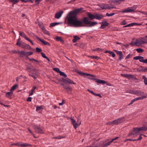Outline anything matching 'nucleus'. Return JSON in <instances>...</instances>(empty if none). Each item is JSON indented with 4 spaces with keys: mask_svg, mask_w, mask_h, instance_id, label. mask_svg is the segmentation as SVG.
<instances>
[{
    "mask_svg": "<svg viewBox=\"0 0 147 147\" xmlns=\"http://www.w3.org/2000/svg\"><path fill=\"white\" fill-rule=\"evenodd\" d=\"M135 24L136 23H131L123 26V27L125 28L133 26H135Z\"/></svg>",
    "mask_w": 147,
    "mask_h": 147,
    "instance_id": "33",
    "label": "nucleus"
},
{
    "mask_svg": "<svg viewBox=\"0 0 147 147\" xmlns=\"http://www.w3.org/2000/svg\"><path fill=\"white\" fill-rule=\"evenodd\" d=\"M65 103V101L64 100H62V101L61 102L59 103V105L60 106H62Z\"/></svg>",
    "mask_w": 147,
    "mask_h": 147,
    "instance_id": "59",
    "label": "nucleus"
},
{
    "mask_svg": "<svg viewBox=\"0 0 147 147\" xmlns=\"http://www.w3.org/2000/svg\"><path fill=\"white\" fill-rule=\"evenodd\" d=\"M140 56H137L133 58V59L135 60H139V59H140Z\"/></svg>",
    "mask_w": 147,
    "mask_h": 147,
    "instance_id": "54",
    "label": "nucleus"
},
{
    "mask_svg": "<svg viewBox=\"0 0 147 147\" xmlns=\"http://www.w3.org/2000/svg\"><path fill=\"white\" fill-rule=\"evenodd\" d=\"M96 83L99 84H106V82L104 80L98 79L97 81H96Z\"/></svg>",
    "mask_w": 147,
    "mask_h": 147,
    "instance_id": "29",
    "label": "nucleus"
},
{
    "mask_svg": "<svg viewBox=\"0 0 147 147\" xmlns=\"http://www.w3.org/2000/svg\"><path fill=\"white\" fill-rule=\"evenodd\" d=\"M62 85L63 86V88L66 90V91L68 93H71L72 88L70 86H65L63 84H62Z\"/></svg>",
    "mask_w": 147,
    "mask_h": 147,
    "instance_id": "16",
    "label": "nucleus"
},
{
    "mask_svg": "<svg viewBox=\"0 0 147 147\" xmlns=\"http://www.w3.org/2000/svg\"><path fill=\"white\" fill-rule=\"evenodd\" d=\"M20 39L19 38L18 40V41H17V43H16V45L20 47L21 45V43L20 42Z\"/></svg>",
    "mask_w": 147,
    "mask_h": 147,
    "instance_id": "46",
    "label": "nucleus"
},
{
    "mask_svg": "<svg viewBox=\"0 0 147 147\" xmlns=\"http://www.w3.org/2000/svg\"><path fill=\"white\" fill-rule=\"evenodd\" d=\"M100 24H102L100 27V29H104L109 25V23L106 21H103Z\"/></svg>",
    "mask_w": 147,
    "mask_h": 147,
    "instance_id": "13",
    "label": "nucleus"
},
{
    "mask_svg": "<svg viewBox=\"0 0 147 147\" xmlns=\"http://www.w3.org/2000/svg\"><path fill=\"white\" fill-rule=\"evenodd\" d=\"M130 45H136L137 46H139V44L137 43V40L135 42L132 41L130 43Z\"/></svg>",
    "mask_w": 147,
    "mask_h": 147,
    "instance_id": "37",
    "label": "nucleus"
},
{
    "mask_svg": "<svg viewBox=\"0 0 147 147\" xmlns=\"http://www.w3.org/2000/svg\"><path fill=\"white\" fill-rule=\"evenodd\" d=\"M105 53H108L109 54H111L112 55V56L113 57H114L115 56V53L113 52L112 51H106Z\"/></svg>",
    "mask_w": 147,
    "mask_h": 147,
    "instance_id": "28",
    "label": "nucleus"
},
{
    "mask_svg": "<svg viewBox=\"0 0 147 147\" xmlns=\"http://www.w3.org/2000/svg\"><path fill=\"white\" fill-rule=\"evenodd\" d=\"M18 86L17 85H15L12 86L11 88L10 91L11 92H13V91L15 90L18 87Z\"/></svg>",
    "mask_w": 147,
    "mask_h": 147,
    "instance_id": "39",
    "label": "nucleus"
},
{
    "mask_svg": "<svg viewBox=\"0 0 147 147\" xmlns=\"http://www.w3.org/2000/svg\"><path fill=\"white\" fill-rule=\"evenodd\" d=\"M29 75L32 77L34 79H36L40 75L38 70L36 69V70L33 71L28 74Z\"/></svg>",
    "mask_w": 147,
    "mask_h": 147,
    "instance_id": "5",
    "label": "nucleus"
},
{
    "mask_svg": "<svg viewBox=\"0 0 147 147\" xmlns=\"http://www.w3.org/2000/svg\"><path fill=\"white\" fill-rule=\"evenodd\" d=\"M31 146V144L27 143H22L20 142V146L21 147H25L28 146Z\"/></svg>",
    "mask_w": 147,
    "mask_h": 147,
    "instance_id": "27",
    "label": "nucleus"
},
{
    "mask_svg": "<svg viewBox=\"0 0 147 147\" xmlns=\"http://www.w3.org/2000/svg\"><path fill=\"white\" fill-rule=\"evenodd\" d=\"M100 7L103 9H116V7L112 5H109L108 4H102L100 5Z\"/></svg>",
    "mask_w": 147,
    "mask_h": 147,
    "instance_id": "6",
    "label": "nucleus"
},
{
    "mask_svg": "<svg viewBox=\"0 0 147 147\" xmlns=\"http://www.w3.org/2000/svg\"><path fill=\"white\" fill-rule=\"evenodd\" d=\"M56 40L57 41H62V40L61 39V38L60 37H58V36H57L56 38Z\"/></svg>",
    "mask_w": 147,
    "mask_h": 147,
    "instance_id": "55",
    "label": "nucleus"
},
{
    "mask_svg": "<svg viewBox=\"0 0 147 147\" xmlns=\"http://www.w3.org/2000/svg\"><path fill=\"white\" fill-rule=\"evenodd\" d=\"M144 93V92H142L140 90H136L135 94L138 96H143L144 95V94L143 95V94Z\"/></svg>",
    "mask_w": 147,
    "mask_h": 147,
    "instance_id": "24",
    "label": "nucleus"
},
{
    "mask_svg": "<svg viewBox=\"0 0 147 147\" xmlns=\"http://www.w3.org/2000/svg\"><path fill=\"white\" fill-rule=\"evenodd\" d=\"M20 35L23 37L25 39L30 42L32 45H34V44L32 40L29 39L26 36V34L23 32H20Z\"/></svg>",
    "mask_w": 147,
    "mask_h": 147,
    "instance_id": "10",
    "label": "nucleus"
},
{
    "mask_svg": "<svg viewBox=\"0 0 147 147\" xmlns=\"http://www.w3.org/2000/svg\"><path fill=\"white\" fill-rule=\"evenodd\" d=\"M36 51L37 52H40L42 51V50L41 49L38 47H36Z\"/></svg>",
    "mask_w": 147,
    "mask_h": 147,
    "instance_id": "50",
    "label": "nucleus"
},
{
    "mask_svg": "<svg viewBox=\"0 0 147 147\" xmlns=\"http://www.w3.org/2000/svg\"><path fill=\"white\" fill-rule=\"evenodd\" d=\"M137 43L139 44L140 46L142 45L147 44V35L137 39Z\"/></svg>",
    "mask_w": 147,
    "mask_h": 147,
    "instance_id": "4",
    "label": "nucleus"
},
{
    "mask_svg": "<svg viewBox=\"0 0 147 147\" xmlns=\"http://www.w3.org/2000/svg\"><path fill=\"white\" fill-rule=\"evenodd\" d=\"M63 12V11H61L57 12L55 15V18L57 19H59L61 16Z\"/></svg>",
    "mask_w": 147,
    "mask_h": 147,
    "instance_id": "15",
    "label": "nucleus"
},
{
    "mask_svg": "<svg viewBox=\"0 0 147 147\" xmlns=\"http://www.w3.org/2000/svg\"><path fill=\"white\" fill-rule=\"evenodd\" d=\"M32 98L31 97H29L27 99V101L31 102L32 101Z\"/></svg>",
    "mask_w": 147,
    "mask_h": 147,
    "instance_id": "63",
    "label": "nucleus"
},
{
    "mask_svg": "<svg viewBox=\"0 0 147 147\" xmlns=\"http://www.w3.org/2000/svg\"><path fill=\"white\" fill-rule=\"evenodd\" d=\"M59 74L60 76H62L64 77H67V75L65 74L64 72L61 71L59 73Z\"/></svg>",
    "mask_w": 147,
    "mask_h": 147,
    "instance_id": "42",
    "label": "nucleus"
},
{
    "mask_svg": "<svg viewBox=\"0 0 147 147\" xmlns=\"http://www.w3.org/2000/svg\"><path fill=\"white\" fill-rule=\"evenodd\" d=\"M20 54L22 55L26 56V52H24V51H20Z\"/></svg>",
    "mask_w": 147,
    "mask_h": 147,
    "instance_id": "44",
    "label": "nucleus"
},
{
    "mask_svg": "<svg viewBox=\"0 0 147 147\" xmlns=\"http://www.w3.org/2000/svg\"><path fill=\"white\" fill-rule=\"evenodd\" d=\"M65 137H63L61 136H59L57 137H55L54 138V139H61L62 138H65Z\"/></svg>",
    "mask_w": 147,
    "mask_h": 147,
    "instance_id": "48",
    "label": "nucleus"
},
{
    "mask_svg": "<svg viewBox=\"0 0 147 147\" xmlns=\"http://www.w3.org/2000/svg\"><path fill=\"white\" fill-rule=\"evenodd\" d=\"M33 128L35 132L37 133L42 134L43 133V131L40 126L35 125L33 126Z\"/></svg>",
    "mask_w": 147,
    "mask_h": 147,
    "instance_id": "7",
    "label": "nucleus"
},
{
    "mask_svg": "<svg viewBox=\"0 0 147 147\" xmlns=\"http://www.w3.org/2000/svg\"><path fill=\"white\" fill-rule=\"evenodd\" d=\"M136 51L138 53H141L143 51V50L141 48L137 49H136Z\"/></svg>",
    "mask_w": 147,
    "mask_h": 147,
    "instance_id": "47",
    "label": "nucleus"
},
{
    "mask_svg": "<svg viewBox=\"0 0 147 147\" xmlns=\"http://www.w3.org/2000/svg\"><path fill=\"white\" fill-rule=\"evenodd\" d=\"M125 0H111L112 2L114 3H117L119 4L122 2L124 1Z\"/></svg>",
    "mask_w": 147,
    "mask_h": 147,
    "instance_id": "26",
    "label": "nucleus"
},
{
    "mask_svg": "<svg viewBox=\"0 0 147 147\" xmlns=\"http://www.w3.org/2000/svg\"><path fill=\"white\" fill-rule=\"evenodd\" d=\"M136 8V7L135 6H133L131 8L128 7L126 9L123 10L122 12L123 13L133 12L135 11Z\"/></svg>",
    "mask_w": 147,
    "mask_h": 147,
    "instance_id": "8",
    "label": "nucleus"
},
{
    "mask_svg": "<svg viewBox=\"0 0 147 147\" xmlns=\"http://www.w3.org/2000/svg\"><path fill=\"white\" fill-rule=\"evenodd\" d=\"M121 76L123 77L129 79H132L133 80H135L136 78V77L133 75L130 74H121Z\"/></svg>",
    "mask_w": 147,
    "mask_h": 147,
    "instance_id": "9",
    "label": "nucleus"
},
{
    "mask_svg": "<svg viewBox=\"0 0 147 147\" xmlns=\"http://www.w3.org/2000/svg\"><path fill=\"white\" fill-rule=\"evenodd\" d=\"M42 30L45 34L48 35H49V32L46 30H45V28H42Z\"/></svg>",
    "mask_w": 147,
    "mask_h": 147,
    "instance_id": "45",
    "label": "nucleus"
},
{
    "mask_svg": "<svg viewBox=\"0 0 147 147\" xmlns=\"http://www.w3.org/2000/svg\"><path fill=\"white\" fill-rule=\"evenodd\" d=\"M33 52L31 51L26 52V56L31 55L33 54Z\"/></svg>",
    "mask_w": 147,
    "mask_h": 147,
    "instance_id": "41",
    "label": "nucleus"
},
{
    "mask_svg": "<svg viewBox=\"0 0 147 147\" xmlns=\"http://www.w3.org/2000/svg\"><path fill=\"white\" fill-rule=\"evenodd\" d=\"M27 45L26 44L24 43V45H22L20 47L23 48H26Z\"/></svg>",
    "mask_w": 147,
    "mask_h": 147,
    "instance_id": "58",
    "label": "nucleus"
},
{
    "mask_svg": "<svg viewBox=\"0 0 147 147\" xmlns=\"http://www.w3.org/2000/svg\"><path fill=\"white\" fill-rule=\"evenodd\" d=\"M129 92L131 94H135V92H136V90H130L129 91Z\"/></svg>",
    "mask_w": 147,
    "mask_h": 147,
    "instance_id": "53",
    "label": "nucleus"
},
{
    "mask_svg": "<svg viewBox=\"0 0 147 147\" xmlns=\"http://www.w3.org/2000/svg\"><path fill=\"white\" fill-rule=\"evenodd\" d=\"M79 74L80 75H81V76L84 77L88 76L90 75L89 74H88L82 72H80Z\"/></svg>",
    "mask_w": 147,
    "mask_h": 147,
    "instance_id": "35",
    "label": "nucleus"
},
{
    "mask_svg": "<svg viewBox=\"0 0 147 147\" xmlns=\"http://www.w3.org/2000/svg\"><path fill=\"white\" fill-rule=\"evenodd\" d=\"M115 51L116 52L117 54L120 57L119 59V60H121L123 59V55L122 52L120 51L115 50Z\"/></svg>",
    "mask_w": 147,
    "mask_h": 147,
    "instance_id": "21",
    "label": "nucleus"
},
{
    "mask_svg": "<svg viewBox=\"0 0 147 147\" xmlns=\"http://www.w3.org/2000/svg\"><path fill=\"white\" fill-rule=\"evenodd\" d=\"M90 57L93 59H100L99 57L95 56H91Z\"/></svg>",
    "mask_w": 147,
    "mask_h": 147,
    "instance_id": "49",
    "label": "nucleus"
},
{
    "mask_svg": "<svg viewBox=\"0 0 147 147\" xmlns=\"http://www.w3.org/2000/svg\"><path fill=\"white\" fill-rule=\"evenodd\" d=\"M142 79L144 80V83L145 85H147V78L144 76L142 77Z\"/></svg>",
    "mask_w": 147,
    "mask_h": 147,
    "instance_id": "38",
    "label": "nucleus"
},
{
    "mask_svg": "<svg viewBox=\"0 0 147 147\" xmlns=\"http://www.w3.org/2000/svg\"><path fill=\"white\" fill-rule=\"evenodd\" d=\"M36 86H34L33 87L31 91L29 92V96H32L33 94L34 90L36 88Z\"/></svg>",
    "mask_w": 147,
    "mask_h": 147,
    "instance_id": "30",
    "label": "nucleus"
},
{
    "mask_svg": "<svg viewBox=\"0 0 147 147\" xmlns=\"http://www.w3.org/2000/svg\"><path fill=\"white\" fill-rule=\"evenodd\" d=\"M44 109V106L41 105L40 106H37L36 107V111H38L41 110H42Z\"/></svg>",
    "mask_w": 147,
    "mask_h": 147,
    "instance_id": "32",
    "label": "nucleus"
},
{
    "mask_svg": "<svg viewBox=\"0 0 147 147\" xmlns=\"http://www.w3.org/2000/svg\"><path fill=\"white\" fill-rule=\"evenodd\" d=\"M119 137H116L115 138L112 139L108 143L103 144V147H106L107 146L109 145L114 140H117Z\"/></svg>",
    "mask_w": 147,
    "mask_h": 147,
    "instance_id": "17",
    "label": "nucleus"
},
{
    "mask_svg": "<svg viewBox=\"0 0 147 147\" xmlns=\"http://www.w3.org/2000/svg\"><path fill=\"white\" fill-rule=\"evenodd\" d=\"M5 96L6 97L10 98L12 96L13 92L10 91V92H6Z\"/></svg>",
    "mask_w": 147,
    "mask_h": 147,
    "instance_id": "25",
    "label": "nucleus"
},
{
    "mask_svg": "<svg viewBox=\"0 0 147 147\" xmlns=\"http://www.w3.org/2000/svg\"><path fill=\"white\" fill-rule=\"evenodd\" d=\"M87 14L90 20H92L94 19H95V14L94 15L90 12H88L87 13Z\"/></svg>",
    "mask_w": 147,
    "mask_h": 147,
    "instance_id": "23",
    "label": "nucleus"
},
{
    "mask_svg": "<svg viewBox=\"0 0 147 147\" xmlns=\"http://www.w3.org/2000/svg\"><path fill=\"white\" fill-rule=\"evenodd\" d=\"M20 142H18L16 143H14L12 144L13 145H15L16 146H20Z\"/></svg>",
    "mask_w": 147,
    "mask_h": 147,
    "instance_id": "56",
    "label": "nucleus"
},
{
    "mask_svg": "<svg viewBox=\"0 0 147 147\" xmlns=\"http://www.w3.org/2000/svg\"><path fill=\"white\" fill-rule=\"evenodd\" d=\"M147 131V123L145 125H143L142 127L138 128H134L130 131L128 134V136H133L134 137L138 135L141 131Z\"/></svg>",
    "mask_w": 147,
    "mask_h": 147,
    "instance_id": "2",
    "label": "nucleus"
},
{
    "mask_svg": "<svg viewBox=\"0 0 147 147\" xmlns=\"http://www.w3.org/2000/svg\"><path fill=\"white\" fill-rule=\"evenodd\" d=\"M147 94H144V95L142 96L141 97H139L134 98L135 101L140 100H142L144 98H147Z\"/></svg>",
    "mask_w": 147,
    "mask_h": 147,
    "instance_id": "19",
    "label": "nucleus"
},
{
    "mask_svg": "<svg viewBox=\"0 0 147 147\" xmlns=\"http://www.w3.org/2000/svg\"><path fill=\"white\" fill-rule=\"evenodd\" d=\"M60 24L59 22H54L50 24V27H54L57 25Z\"/></svg>",
    "mask_w": 147,
    "mask_h": 147,
    "instance_id": "36",
    "label": "nucleus"
},
{
    "mask_svg": "<svg viewBox=\"0 0 147 147\" xmlns=\"http://www.w3.org/2000/svg\"><path fill=\"white\" fill-rule=\"evenodd\" d=\"M62 80L63 82L65 83H67L70 84H76V83L73 82L71 79L68 78L66 79L63 78Z\"/></svg>",
    "mask_w": 147,
    "mask_h": 147,
    "instance_id": "12",
    "label": "nucleus"
},
{
    "mask_svg": "<svg viewBox=\"0 0 147 147\" xmlns=\"http://www.w3.org/2000/svg\"><path fill=\"white\" fill-rule=\"evenodd\" d=\"M9 1L12 2L13 4H15L16 3L18 2L19 0H9Z\"/></svg>",
    "mask_w": 147,
    "mask_h": 147,
    "instance_id": "40",
    "label": "nucleus"
},
{
    "mask_svg": "<svg viewBox=\"0 0 147 147\" xmlns=\"http://www.w3.org/2000/svg\"><path fill=\"white\" fill-rule=\"evenodd\" d=\"M125 121V119L124 117H120L116 120L110 121L107 123V124L110 125H117Z\"/></svg>",
    "mask_w": 147,
    "mask_h": 147,
    "instance_id": "3",
    "label": "nucleus"
},
{
    "mask_svg": "<svg viewBox=\"0 0 147 147\" xmlns=\"http://www.w3.org/2000/svg\"><path fill=\"white\" fill-rule=\"evenodd\" d=\"M144 57H143L140 56L139 61L140 62H143L144 60Z\"/></svg>",
    "mask_w": 147,
    "mask_h": 147,
    "instance_id": "52",
    "label": "nucleus"
},
{
    "mask_svg": "<svg viewBox=\"0 0 147 147\" xmlns=\"http://www.w3.org/2000/svg\"><path fill=\"white\" fill-rule=\"evenodd\" d=\"M26 69L30 73L33 71H36V69L31 64H28L26 65Z\"/></svg>",
    "mask_w": 147,
    "mask_h": 147,
    "instance_id": "11",
    "label": "nucleus"
},
{
    "mask_svg": "<svg viewBox=\"0 0 147 147\" xmlns=\"http://www.w3.org/2000/svg\"><path fill=\"white\" fill-rule=\"evenodd\" d=\"M127 24V22L125 20H124L122 21L121 23V25H124Z\"/></svg>",
    "mask_w": 147,
    "mask_h": 147,
    "instance_id": "57",
    "label": "nucleus"
},
{
    "mask_svg": "<svg viewBox=\"0 0 147 147\" xmlns=\"http://www.w3.org/2000/svg\"><path fill=\"white\" fill-rule=\"evenodd\" d=\"M138 71L140 72H145V67L143 66H141L140 68L138 69Z\"/></svg>",
    "mask_w": 147,
    "mask_h": 147,
    "instance_id": "31",
    "label": "nucleus"
},
{
    "mask_svg": "<svg viewBox=\"0 0 147 147\" xmlns=\"http://www.w3.org/2000/svg\"><path fill=\"white\" fill-rule=\"evenodd\" d=\"M104 17V16L102 14H95V19L98 20H100L102 19Z\"/></svg>",
    "mask_w": 147,
    "mask_h": 147,
    "instance_id": "18",
    "label": "nucleus"
},
{
    "mask_svg": "<svg viewBox=\"0 0 147 147\" xmlns=\"http://www.w3.org/2000/svg\"><path fill=\"white\" fill-rule=\"evenodd\" d=\"M115 14V13H107L106 15L108 16H111L114 15Z\"/></svg>",
    "mask_w": 147,
    "mask_h": 147,
    "instance_id": "51",
    "label": "nucleus"
},
{
    "mask_svg": "<svg viewBox=\"0 0 147 147\" xmlns=\"http://www.w3.org/2000/svg\"><path fill=\"white\" fill-rule=\"evenodd\" d=\"M28 59L30 61H31L33 63L35 64H39V63L40 62V61H38L37 60H36V59H34V58H28Z\"/></svg>",
    "mask_w": 147,
    "mask_h": 147,
    "instance_id": "20",
    "label": "nucleus"
},
{
    "mask_svg": "<svg viewBox=\"0 0 147 147\" xmlns=\"http://www.w3.org/2000/svg\"><path fill=\"white\" fill-rule=\"evenodd\" d=\"M70 119L71 120V122L72 123L74 128L76 129L78 127V124L77 123L76 121L72 118H70Z\"/></svg>",
    "mask_w": 147,
    "mask_h": 147,
    "instance_id": "14",
    "label": "nucleus"
},
{
    "mask_svg": "<svg viewBox=\"0 0 147 147\" xmlns=\"http://www.w3.org/2000/svg\"><path fill=\"white\" fill-rule=\"evenodd\" d=\"M41 54L43 58L45 59H46V58H47V57L45 55L44 53L42 52L41 53Z\"/></svg>",
    "mask_w": 147,
    "mask_h": 147,
    "instance_id": "60",
    "label": "nucleus"
},
{
    "mask_svg": "<svg viewBox=\"0 0 147 147\" xmlns=\"http://www.w3.org/2000/svg\"><path fill=\"white\" fill-rule=\"evenodd\" d=\"M88 79L93 80H95V82H96V81H97L98 79H96L95 78H88Z\"/></svg>",
    "mask_w": 147,
    "mask_h": 147,
    "instance_id": "62",
    "label": "nucleus"
},
{
    "mask_svg": "<svg viewBox=\"0 0 147 147\" xmlns=\"http://www.w3.org/2000/svg\"><path fill=\"white\" fill-rule=\"evenodd\" d=\"M74 39L73 40V42L74 43L76 42L77 41L80 39V38L76 36H74Z\"/></svg>",
    "mask_w": 147,
    "mask_h": 147,
    "instance_id": "34",
    "label": "nucleus"
},
{
    "mask_svg": "<svg viewBox=\"0 0 147 147\" xmlns=\"http://www.w3.org/2000/svg\"><path fill=\"white\" fill-rule=\"evenodd\" d=\"M37 39L40 41L41 42L43 43V44H44L45 45H48V46H50V43L48 42H47L45 40H44L43 39H41L40 38H39V37H38L37 38Z\"/></svg>",
    "mask_w": 147,
    "mask_h": 147,
    "instance_id": "22",
    "label": "nucleus"
},
{
    "mask_svg": "<svg viewBox=\"0 0 147 147\" xmlns=\"http://www.w3.org/2000/svg\"><path fill=\"white\" fill-rule=\"evenodd\" d=\"M139 12L144 15H146L147 16V12L146 11H140Z\"/></svg>",
    "mask_w": 147,
    "mask_h": 147,
    "instance_id": "61",
    "label": "nucleus"
},
{
    "mask_svg": "<svg viewBox=\"0 0 147 147\" xmlns=\"http://www.w3.org/2000/svg\"><path fill=\"white\" fill-rule=\"evenodd\" d=\"M135 100H134V99H133L131 101V102H130V103L128 105H131L135 101Z\"/></svg>",
    "mask_w": 147,
    "mask_h": 147,
    "instance_id": "64",
    "label": "nucleus"
},
{
    "mask_svg": "<svg viewBox=\"0 0 147 147\" xmlns=\"http://www.w3.org/2000/svg\"><path fill=\"white\" fill-rule=\"evenodd\" d=\"M53 69L54 71L59 73L61 71H60L59 69L57 68H54Z\"/></svg>",
    "mask_w": 147,
    "mask_h": 147,
    "instance_id": "43",
    "label": "nucleus"
},
{
    "mask_svg": "<svg viewBox=\"0 0 147 147\" xmlns=\"http://www.w3.org/2000/svg\"><path fill=\"white\" fill-rule=\"evenodd\" d=\"M83 9V8L81 7L70 11L68 13L66 16V18L68 24L71 26L78 27L85 26H86L85 24H88L89 26L91 27L97 24L98 23L96 22L89 21L88 18L86 17L83 18V22L78 20L77 15L80 13Z\"/></svg>",
    "mask_w": 147,
    "mask_h": 147,
    "instance_id": "1",
    "label": "nucleus"
}]
</instances>
